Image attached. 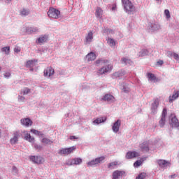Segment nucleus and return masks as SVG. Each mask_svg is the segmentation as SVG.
Returning <instances> with one entry per match:
<instances>
[{
	"mask_svg": "<svg viewBox=\"0 0 179 179\" xmlns=\"http://www.w3.org/2000/svg\"><path fill=\"white\" fill-rule=\"evenodd\" d=\"M124 11L127 15H135L136 13V7L129 0H122Z\"/></svg>",
	"mask_w": 179,
	"mask_h": 179,
	"instance_id": "obj_1",
	"label": "nucleus"
},
{
	"mask_svg": "<svg viewBox=\"0 0 179 179\" xmlns=\"http://www.w3.org/2000/svg\"><path fill=\"white\" fill-rule=\"evenodd\" d=\"M106 159L104 157H100L98 158H96L95 159H92L87 163L88 167H97L100 164V163H102Z\"/></svg>",
	"mask_w": 179,
	"mask_h": 179,
	"instance_id": "obj_2",
	"label": "nucleus"
},
{
	"mask_svg": "<svg viewBox=\"0 0 179 179\" xmlns=\"http://www.w3.org/2000/svg\"><path fill=\"white\" fill-rule=\"evenodd\" d=\"M113 69V65L105 64V66H102L101 69L98 70V73L99 75H104L106 73H108L111 72Z\"/></svg>",
	"mask_w": 179,
	"mask_h": 179,
	"instance_id": "obj_3",
	"label": "nucleus"
},
{
	"mask_svg": "<svg viewBox=\"0 0 179 179\" xmlns=\"http://www.w3.org/2000/svg\"><path fill=\"white\" fill-rule=\"evenodd\" d=\"M76 150V147L73 146L69 148H62L59 150L58 154L64 156H68V155H71V153H73V150Z\"/></svg>",
	"mask_w": 179,
	"mask_h": 179,
	"instance_id": "obj_4",
	"label": "nucleus"
},
{
	"mask_svg": "<svg viewBox=\"0 0 179 179\" xmlns=\"http://www.w3.org/2000/svg\"><path fill=\"white\" fill-rule=\"evenodd\" d=\"M61 15V12L55 8H50L48 12V15L49 17H52V19H58Z\"/></svg>",
	"mask_w": 179,
	"mask_h": 179,
	"instance_id": "obj_5",
	"label": "nucleus"
},
{
	"mask_svg": "<svg viewBox=\"0 0 179 179\" xmlns=\"http://www.w3.org/2000/svg\"><path fill=\"white\" fill-rule=\"evenodd\" d=\"M22 31H25L27 34H34V33L40 31L37 27H23Z\"/></svg>",
	"mask_w": 179,
	"mask_h": 179,
	"instance_id": "obj_6",
	"label": "nucleus"
},
{
	"mask_svg": "<svg viewBox=\"0 0 179 179\" xmlns=\"http://www.w3.org/2000/svg\"><path fill=\"white\" fill-rule=\"evenodd\" d=\"M169 124L172 128H179L178 119L174 115H171V120H169Z\"/></svg>",
	"mask_w": 179,
	"mask_h": 179,
	"instance_id": "obj_7",
	"label": "nucleus"
},
{
	"mask_svg": "<svg viewBox=\"0 0 179 179\" xmlns=\"http://www.w3.org/2000/svg\"><path fill=\"white\" fill-rule=\"evenodd\" d=\"M82 163V159L80 158H74L73 159H69L66 162V166H78L79 164H81Z\"/></svg>",
	"mask_w": 179,
	"mask_h": 179,
	"instance_id": "obj_8",
	"label": "nucleus"
},
{
	"mask_svg": "<svg viewBox=\"0 0 179 179\" xmlns=\"http://www.w3.org/2000/svg\"><path fill=\"white\" fill-rule=\"evenodd\" d=\"M29 159L31 162L36 164H43V163H44V158L41 156H31Z\"/></svg>",
	"mask_w": 179,
	"mask_h": 179,
	"instance_id": "obj_9",
	"label": "nucleus"
},
{
	"mask_svg": "<svg viewBox=\"0 0 179 179\" xmlns=\"http://www.w3.org/2000/svg\"><path fill=\"white\" fill-rule=\"evenodd\" d=\"M92 42H93V31H89L87 35L85 36L84 43L85 45H89Z\"/></svg>",
	"mask_w": 179,
	"mask_h": 179,
	"instance_id": "obj_10",
	"label": "nucleus"
},
{
	"mask_svg": "<svg viewBox=\"0 0 179 179\" xmlns=\"http://www.w3.org/2000/svg\"><path fill=\"white\" fill-rule=\"evenodd\" d=\"M101 100V101H107V103H114L115 98L110 94H106L102 96Z\"/></svg>",
	"mask_w": 179,
	"mask_h": 179,
	"instance_id": "obj_11",
	"label": "nucleus"
},
{
	"mask_svg": "<svg viewBox=\"0 0 179 179\" xmlns=\"http://www.w3.org/2000/svg\"><path fill=\"white\" fill-rule=\"evenodd\" d=\"M148 27L151 31H157V30H160L162 29V27L159 22H150Z\"/></svg>",
	"mask_w": 179,
	"mask_h": 179,
	"instance_id": "obj_12",
	"label": "nucleus"
},
{
	"mask_svg": "<svg viewBox=\"0 0 179 179\" xmlns=\"http://www.w3.org/2000/svg\"><path fill=\"white\" fill-rule=\"evenodd\" d=\"M96 58H97L96 53L94 52H91L85 56V61L87 62H93Z\"/></svg>",
	"mask_w": 179,
	"mask_h": 179,
	"instance_id": "obj_13",
	"label": "nucleus"
},
{
	"mask_svg": "<svg viewBox=\"0 0 179 179\" xmlns=\"http://www.w3.org/2000/svg\"><path fill=\"white\" fill-rule=\"evenodd\" d=\"M157 164L159 166L161 169H166V167H170V162L164 159H157L156 161Z\"/></svg>",
	"mask_w": 179,
	"mask_h": 179,
	"instance_id": "obj_14",
	"label": "nucleus"
},
{
	"mask_svg": "<svg viewBox=\"0 0 179 179\" xmlns=\"http://www.w3.org/2000/svg\"><path fill=\"white\" fill-rule=\"evenodd\" d=\"M125 75H127V71H125V70H120L114 73L112 75V78L113 79H117V78H118L119 79H122V77L125 76Z\"/></svg>",
	"mask_w": 179,
	"mask_h": 179,
	"instance_id": "obj_15",
	"label": "nucleus"
},
{
	"mask_svg": "<svg viewBox=\"0 0 179 179\" xmlns=\"http://www.w3.org/2000/svg\"><path fill=\"white\" fill-rule=\"evenodd\" d=\"M166 115H167V109L164 108L162 110L161 120H159V125L161 128H163L166 124Z\"/></svg>",
	"mask_w": 179,
	"mask_h": 179,
	"instance_id": "obj_16",
	"label": "nucleus"
},
{
	"mask_svg": "<svg viewBox=\"0 0 179 179\" xmlns=\"http://www.w3.org/2000/svg\"><path fill=\"white\" fill-rule=\"evenodd\" d=\"M19 138H20V134L19 131L14 132L13 137L10 140L11 145H16L19 141Z\"/></svg>",
	"mask_w": 179,
	"mask_h": 179,
	"instance_id": "obj_17",
	"label": "nucleus"
},
{
	"mask_svg": "<svg viewBox=\"0 0 179 179\" xmlns=\"http://www.w3.org/2000/svg\"><path fill=\"white\" fill-rule=\"evenodd\" d=\"M48 41V35H41L40 37H38L36 41V44H44V43H47Z\"/></svg>",
	"mask_w": 179,
	"mask_h": 179,
	"instance_id": "obj_18",
	"label": "nucleus"
},
{
	"mask_svg": "<svg viewBox=\"0 0 179 179\" xmlns=\"http://www.w3.org/2000/svg\"><path fill=\"white\" fill-rule=\"evenodd\" d=\"M55 71L52 67H48L44 70V76L50 78L54 75Z\"/></svg>",
	"mask_w": 179,
	"mask_h": 179,
	"instance_id": "obj_19",
	"label": "nucleus"
},
{
	"mask_svg": "<svg viewBox=\"0 0 179 179\" xmlns=\"http://www.w3.org/2000/svg\"><path fill=\"white\" fill-rule=\"evenodd\" d=\"M124 174H125V171H119V170L115 171L113 173L112 179H120L121 178V177H122V176H124Z\"/></svg>",
	"mask_w": 179,
	"mask_h": 179,
	"instance_id": "obj_20",
	"label": "nucleus"
},
{
	"mask_svg": "<svg viewBox=\"0 0 179 179\" xmlns=\"http://www.w3.org/2000/svg\"><path fill=\"white\" fill-rule=\"evenodd\" d=\"M139 152L136 151H129L126 154V159H134L135 157H139Z\"/></svg>",
	"mask_w": 179,
	"mask_h": 179,
	"instance_id": "obj_21",
	"label": "nucleus"
},
{
	"mask_svg": "<svg viewBox=\"0 0 179 179\" xmlns=\"http://www.w3.org/2000/svg\"><path fill=\"white\" fill-rule=\"evenodd\" d=\"M157 107H159V99H155L151 106L152 114H156V113H157Z\"/></svg>",
	"mask_w": 179,
	"mask_h": 179,
	"instance_id": "obj_22",
	"label": "nucleus"
},
{
	"mask_svg": "<svg viewBox=\"0 0 179 179\" xmlns=\"http://www.w3.org/2000/svg\"><path fill=\"white\" fill-rule=\"evenodd\" d=\"M121 127V120H117L112 127V131L117 134L120 131V127Z\"/></svg>",
	"mask_w": 179,
	"mask_h": 179,
	"instance_id": "obj_23",
	"label": "nucleus"
},
{
	"mask_svg": "<svg viewBox=\"0 0 179 179\" xmlns=\"http://www.w3.org/2000/svg\"><path fill=\"white\" fill-rule=\"evenodd\" d=\"M20 122L22 125H24V127H30L31 124H33V122L30 118L21 119Z\"/></svg>",
	"mask_w": 179,
	"mask_h": 179,
	"instance_id": "obj_24",
	"label": "nucleus"
},
{
	"mask_svg": "<svg viewBox=\"0 0 179 179\" xmlns=\"http://www.w3.org/2000/svg\"><path fill=\"white\" fill-rule=\"evenodd\" d=\"M106 120H107V117H99V118H96L94 120H93L92 124H93V125H99V124L106 122Z\"/></svg>",
	"mask_w": 179,
	"mask_h": 179,
	"instance_id": "obj_25",
	"label": "nucleus"
},
{
	"mask_svg": "<svg viewBox=\"0 0 179 179\" xmlns=\"http://www.w3.org/2000/svg\"><path fill=\"white\" fill-rule=\"evenodd\" d=\"M140 149H141L142 152H149V143L145 141L140 144Z\"/></svg>",
	"mask_w": 179,
	"mask_h": 179,
	"instance_id": "obj_26",
	"label": "nucleus"
},
{
	"mask_svg": "<svg viewBox=\"0 0 179 179\" xmlns=\"http://www.w3.org/2000/svg\"><path fill=\"white\" fill-rule=\"evenodd\" d=\"M179 97V91L174 92L172 96H169V103H173L174 100L178 99Z\"/></svg>",
	"mask_w": 179,
	"mask_h": 179,
	"instance_id": "obj_27",
	"label": "nucleus"
},
{
	"mask_svg": "<svg viewBox=\"0 0 179 179\" xmlns=\"http://www.w3.org/2000/svg\"><path fill=\"white\" fill-rule=\"evenodd\" d=\"M95 16L98 19H101V17H103V9H101L100 7L96 8Z\"/></svg>",
	"mask_w": 179,
	"mask_h": 179,
	"instance_id": "obj_28",
	"label": "nucleus"
},
{
	"mask_svg": "<svg viewBox=\"0 0 179 179\" xmlns=\"http://www.w3.org/2000/svg\"><path fill=\"white\" fill-rule=\"evenodd\" d=\"M107 62H108V60L99 59L96 61H95L94 65L96 66H100V65H106V64H107Z\"/></svg>",
	"mask_w": 179,
	"mask_h": 179,
	"instance_id": "obj_29",
	"label": "nucleus"
},
{
	"mask_svg": "<svg viewBox=\"0 0 179 179\" xmlns=\"http://www.w3.org/2000/svg\"><path fill=\"white\" fill-rule=\"evenodd\" d=\"M30 13V10L29 8H22L20 10V16H29Z\"/></svg>",
	"mask_w": 179,
	"mask_h": 179,
	"instance_id": "obj_30",
	"label": "nucleus"
},
{
	"mask_svg": "<svg viewBox=\"0 0 179 179\" xmlns=\"http://www.w3.org/2000/svg\"><path fill=\"white\" fill-rule=\"evenodd\" d=\"M150 54V51H149L148 49H142L138 52V57H145L146 55H149Z\"/></svg>",
	"mask_w": 179,
	"mask_h": 179,
	"instance_id": "obj_31",
	"label": "nucleus"
},
{
	"mask_svg": "<svg viewBox=\"0 0 179 179\" xmlns=\"http://www.w3.org/2000/svg\"><path fill=\"white\" fill-rule=\"evenodd\" d=\"M36 62H37L36 59L27 61L26 63V67L27 68H33V66H34V65H36Z\"/></svg>",
	"mask_w": 179,
	"mask_h": 179,
	"instance_id": "obj_32",
	"label": "nucleus"
},
{
	"mask_svg": "<svg viewBox=\"0 0 179 179\" xmlns=\"http://www.w3.org/2000/svg\"><path fill=\"white\" fill-rule=\"evenodd\" d=\"M24 139H25V141H28V142H30L31 143H34V137H31L29 133L25 134Z\"/></svg>",
	"mask_w": 179,
	"mask_h": 179,
	"instance_id": "obj_33",
	"label": "nucleus"
},
{
	"mask_svg": "<svg viewBox=\"0 0 179 179\" xmlns=\"http://www.w3.org/2000/svg\"><path fill=\"white\" fill-rule=\"evenodd\" d=\"M122 64L124 65H132L133 62L131 61V59L127 58V57H123L122 59Z\"/></svg>",
	"mask_w": 179,
	"mask_h": 179,
	"instance_id": "obj_34",
	"label": "nucleus"
},
{
	"mask_svg": "<svg viewBox=\"0 0 179 179\" xmlns=\"http://www.w3.org/2000/svg\"><path fill=\"white\" fill-rule=\"evenodd\" d=\"M117 166H118V162H110L108 164V168H109L110 170H113L115 167H117Z\"/></svg>",
	"mask_w": 179,
	"mask_h": 179,
	"instance_id": "obj_35",
	"label": "nucleus"
},
{
	"mask_svg": "<svg viewBox=\"0 0 179 179\" xmlns=\"http://www.w3.org/2000/svg\"><path fill=\"white\" fill-rule=\"evenodd\" d=\"M147 76L148 78V80L151 82H155V80H156V76L152 73H148Z\"/></svg>",
	"mask_w": 179,
	"mask_h": 179,
	"instance_id": "obj_36",
	"label": "nucleus"
},
{
	"mask_svg": "<svg viewBox=\"0 0 179 179\" xmlns=\"http://www.w3.org/2000/svg\"><path fill=\"white\" fill-rule=\"evenodd\" d=\"M107 43L110 47H115V41L113 38H108Z\"/></svg>",
	"mask_w": 179,
	"mask_h": 179,
	"instance_id": "obj_37",
	"label": "nucleus"
},
{
	"mask_svg": "<svg viewBox=\"0 0 179 179\" xmlns=\"http://www.w3.org/2000/svg\"><path fill=\"white\" fill-rule=\"evenodd\" d=\"M42 143H45V145H51L52 143V141L47 138H43L41 139Z\"/></svg>",
	"mask_w": 179,
	"mask_h": 179,
	"instance_id": "obj_38",
	"label": "nucleus"
},
{
	"mask_svg": "<svg viewBox=\"0 0 179 179\" xmlns=\"http://www.w3.org/2000/svg\"><path fill=\"white\" fill-rule=\"evenodd\" d=\"M31 132H32V134H34V135H37L38 136H43V135H44L43 132L36 129H31Z\"/></svg>",
	"mask_w": 179,
	"mask_h": 179,
	"instance_id": "obj_39",
	"label": "nucleus"
},
{
	"mask_svg": "<svg viewBox=\"0 0 179 179\" xmlns=\"http://www.w3.org/2000/svg\"><path fill=\"white\" fill-rule=\"evenodd\" d=\"M10 48L9 46H6V47L2 48L1 51H2L3 52H5V54H6V55H9V51H10Z\"/></svg>",
	"mask_w": 179,
	"mask_h": 179,
	"instance_id": "obj_40",
	"label": "nucleus"
},
{
	"mask_svg": "<svg viewBox=\"0 0 179 179\" xmlns=\"http://www.w3.org/2000/svg\"><path fill=\"white\" fill-rule=\"evenodd\" d=\"M29 93H30V89L24 88L21 90L20 94H23L24 96H26V94H29Z\"/></svg>",
	"mask_w": 179,
	"mask_h": 179,
	"instance_id": "obj_41",
	"label": "nucleus"
},
{
	"mask_svg": "<svg viewBox=\"0 0 179 179\" xmlns=\"http://www.w3.org/2000/svg\"><path fill=\"white\" fill-rule=\"evenodd\" d=\"M176 54V52H173V51H167L166 52V57H168V58H174V55Z\"/></svg>",
	"mask_w": 179,
	"mask_h": 179,
	"instance_id": "obj_42",
	"label": "nucleus"
},
{
	"mask_svg": "<svg viewBox=\"0 0 179 179\" xmlns=\"http://www.w3.org/2000/svg\"><path fill=\"white\" fill-rule=\"evenodd\" d=\"M33 146L34 148H35L36 150H41V149H43V146H41V145H38L37 143H33Z\"/></svg>",
	"mask_w": 179,
	"mask_h": 179,
	"instance_id": "obj_43",
	"label": "nucleus"
},
{
	"mask_svg": "<svg viewBox=\"0 0 179 179\" xmlns=\"http://www.w3.org/2000/svg\"><path fill=\"white\" fill-rule=\"evenodd\" d=\"M103 33L105 34H113V33H114V31H113L112 29H105L103 30Z\"/></svg>",
	"mask_w": 179,
	"mask_h": 179,
	"instance_id": "obj_44",
	"label": "nucleus"
},
{
	"mask_svg": "<svg viewBox=\"0 0 179 179\" xmlns=\"http://www.w3.org/2000/svg\"><path fill=\"white\" fill-rule=\"evenodd\" d=\"M11 75L12 74L10 73V71H6L3 73V77L5 78V79H9V78H10Z\"/></svg>",
	"mask_w": 179,
	"mask_h": 179,
	"instance_id": "obj_45",
	"label": "nucleus"
},
{
	"mask_svg": "<svg viewBox=\"0 0 179 179\" xmlns=\"http://www.w3.org/2000/svg\"><path fill=\"white\" fill-rule=\"evenodd\" d=\"M145 177H146V173H140V174L136 178V179H144Z\"/></svg>",
	"mask_w": 179,
	"mask_h": 179,
	"instance_id": "obj_46",
	"label": "nucleus"
},
{
	"mask_svg": "<svg viewBox=\"0 0 179 179\" xmlns=\"http://www.w3.org/2000/svg\"><path fill=\"white\" fill-rule=\"evenodd\" d=\"M26 98H24V96H22V95H19L18 96V101L20 103H24V100Z\"/></svg>",
	"mask_w": 179,
	"mask_h": 179,
	"instance_id": "obj_47",
	"label": "nucleus"
},
{
	"mask_svg": "<svg viewBox=\"0 0 179 179\" xmlns=\"http://www.w3.org/2000/svg\"><path fill=\"white\" fill-rule=\"evenodd\" d=\"M12 173L13 174H14V176L17 175V173H19V171L17 170V168H16V166H13Z\"/></svg>",
	"mask_w": 179,
	"mask_h": 179,
	"instance_id": "obj_48",
	"label": "nucleus"
},
{
	"mask_svg": "<svg viewBox=\"0 0 179 179\" xmlns=\"http://www.w3.org/2000/svg\"><path fill=\"white\" fill-rule=\"evenodd\" d=\"M142 164V161L141 160H137L136 162H134V167H139Z\"/></svg>",
	"mask_w": 179,
	"mask_h": 179,
	"instance_id": "obj_49",
	"label": "nucleus"
},
{
	"mask_svg": "<svg viewBox=\"0 0 179 179\" xmlns=\"http://www.w3.org/2000/svg\"><path fill=\"white\" fill-rule=\"evenodd\" d=\"M131 90H129V87H124L122 89V92H124V93H129Z\"/></svg>",
	"mask_w": 179,
	"mask_h": 179,
	"instance_id": "obj_50",
	"label": "nucleus"
},
{
	"mask_svg": "<svg viewBox=\"0 0 179 179\" xmlns=\"http://www.w3.org/2000/svg\"><path fill=\"white\" fill-rule=\"evenodd\" d=\"M164 14H165V16H166L167 19L170 18V11L169 10H165Z\"/></svg>",
	"mask_w": 179,
	"mask_h": 179,
	"instance_id": "obj_51",
	"label": "nucleus"
},
{
	"mask_svg": "<svg viewBox=\"0 0 179 179\" xmlns=\"http://www.w3.org/2000/svg\"><path fill=\"white\" fill-rule=\"evenodd\" d=\"M173 58H174V59H175L177 62L179 63V55H178V54H177V53L175 52V54H174V55H173Z\"/></svg>",
	"mask_w": 179,
	"mask_h": 179,
	"instance_id": "obj_52",
	"label": "nucleus"
},
{
	"mask_svg": "<svg viewBox=\"0 0 179 179\" xmlns=\"http://www.w3.org/2000/svg\"><path fill=\"white\" fill-rule=\"evenodd\" d=\"M20 51H21V49H20V47H19V46H15V48H14V52H20Z\"/></svg>",
	"mask_w": 179,
	"mask_h": 179,
	"instance_id": "obj_53",
	"label": "nucleus"
},
{
	"mask_svg": "<svg viewBox=\"0 0 179 179\" xmlns=\"http://www.w3.org/2000/svg\"><path fill=\"white\" fill-rule=\"evenodd\" d=\"M157 65H160V66H162V65H163V64H164V62H163V60H159L157 62Z\"/></svg>",
	"mask_w": 179,
	"mask_h": 179,
	"instance_id": "obj_54",
	"label": "nucleus"
},
{
	"mask_svg": "<svg viewBox=\"0 0 179 179\" xmlns=\"http://www.w3.org/2000/svg\"><path fill=\"white\" fill-rule=\"evenodd\" d=\"M70 139H71V141H75V139H78V137H76L75 136H71Z\"/></svg>",
	"mask_w": 179,
	"mask_h": 179,
	"instance_id": "obj_55",
	"label": "nucleus"
},
{
	"mask_svg": "<svg viewBox=\"0 0 179 179\" xmlns=\"http://www.w3.org/2000/svg\"><path fill=\"white\" fill-rule=\"evenodd\" d=\"M117 10V6L114 5L112 7V10Z\"/></svg>",
	"mask_w": 179,
	"mask_h": 179,
	"instance_id": "obj_56",
	"label": "nucleus"
},
{
	"mask_svg": "<svg viewBox=\"0 0 179 179\" xmlns=\"http://www.w3.org/2000/svg\"><path fill=\"white\" fill-rule=\"evenodd\" d=\"M157 3H159L160 5V3H162V0H155Z\"/></svg>",
	"mask_w": 179,
	"mask_h": 179,
	"instance_id": "obj_57",
	"label": "nucleus"
},
{
	"mask_svg": "<svg viewBox=\"0 0 179 179\" xmlns=\"http://www.w3.org/2000/svg\"><path fill=\"white\" fill-rule=\"evenodd\" d=\"M176 177H177V175L176 174L171 176V178H176Z\"/></svg>",
	"mask_w": 179,
	"mask_h": 179,
	"instance_id": "obj_58",
	"label": "nucleus"
},
{
	"mask_svg": "<svg viewBox=\"0 0 179 179\" xmlns=\"http://www.w3.org/2000/svg\"><path fill=\"white\" fill-rule=\"evenodd\" d=\"M8 3H10V2L12 1V0H6Z\"/></svg>",
	"mask_w": 179,
	"mask_h": 179,
	"instance_id": "obj_59",
	"label": "nucleus"
},
{
	"mask_svg": "<svg viewBox=\"0 0 179 179\" xmlns=\"http://www.w3.org/2000/svg\"><path fill=\"white\" fill-rule=\"evenodd\" d=\"M30 71H34V69H33V68L30 69Z\"/></svg>",
	"mask_w": 179,
	"mask_h": 179,
	"instance_id": "obj_60",
	"label": "nucleus"
},
{
	"mask_svg": "<svg viewBox=\"0 0 179 179\" xmlns=\"http://www.w3.org/2000/svg\"><path fill=\"white\" fill-rule=\"evenodd\" d=\"M1 70H2V67L0 66V72H1Z\"/></svg>",
	"mask_w": 179,
	"mask_h": 179,
	"instance_id": "obj_61",
	"label": "nucleus"
},
{
	"mask_svg": "<svg viewBox=\"0 0 179 179\" xmlns=\"http://www.w3.org/2000/svg\"><path fill=\"white\" fill-rule=\"evenodd\" d=\"M0 138H1V129H0Z\"/></svg>",
	"mask_w": 179,
	"mask_h": 179,
	"instance_id": "obj_62",
	"label": "nucleus"
},
{
	"mask_svg": "<svg viewBox=\"0 0 179 179\" xmlns=\"http://www.w3.org/2000/svg\"><path fill=\"white\" fill-rule=\"evenodd\" d=\"M0 179H2V178L0 176Z\"/></svg>",
	"mask_w": 179,
	"mask_h": 179,
	"instance_id": "obj_63",
	"label": "nucleus"
}]
</instances>
